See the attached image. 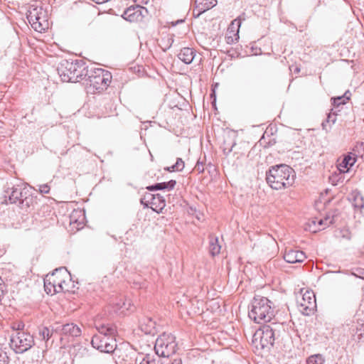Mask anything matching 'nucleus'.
<instances>
[{"mask_svg":"<svg viewBox=\"0 0 364 364\" xmlns=\"http://www.w3.org/2000/svg\"><path fill=\"white\" fill-rule=\"evenodd\" d=\"M294 171L286 164L272 166L266 173V181L275 190H281L291 186L294 182Z\"/></svg>","mask_w":364,"mask_h":364,"instance_id":"nucleus-1","label":"nucleus"},{"mask_svg":"<svg viewBox=\"0 0 364 364\" xmlns=\"http://www.w3.org/2000/svg\"><path fill=\"white\" fill-rule=\"evenodd\" d=\"M272 301L267 297L257 295L253 297L249 306L248 316L255 323L269 322L274 316Z\"/></svg>","mask_w":364,"mask_h":364,"instance_id":"nucleus-2","label":"nucleus"},{"mask_svg":"<svg viewBox=\"0 0 364 364\" xmlns=\"http://www.w3.org/2000/svg\"><path fill=\"white\" fill-rule=\"evenodd\" d=\"M280 324L272 323L271 325H264L257 329L253 335L252 343L257 348H270L274 341L280 336Z\"/></svg>","mask_w":364,"mask_h":364,"instance_id":"nucleus-3","label":"nucleus"},{"mask_svg":"<svg viewBox=\"0 0 364 364\" xmlns=\"http://www.w3.org/2000/svg\"><path fill=\"white\" fill-rule=\"evenodd\" d=\"M24 325L18 324L16 331L11 334L10 346L16 353H23L34 345L33 336L23 331Z\"/></svg>","mask_w":364,"mask_h":364,"instance_id":"nucleus-4","label":"nucleus"},{"mask_svg":"<svg viewBox=\"0 0 364 364\" xmlns=\"http://www.w3.org/2000/svg\"><path fill=\"white\" fill-rule=\"evenodd\" d=\"M176 338L171 333H164L156 340L154 350L160 357H169L176 351Z\"/></svg>","mask_w":364,"mask_h":364,"instance_id":"nucleus-5","label":"nucleus"},{"mask_svg":"<svg viewBox=\"0 0 364 364\" xmlns=\"http://www.w3.org/2000/svg\"><path fill=\"white\" fill-rule=\"evenodd\" d=\"M111 79V73L102 68H97L91 71V73L88 74L87 78L90 85L97 90L106 89L109 86Z\"/></svg>","mask_w":364,"mask_h":364,"instance_id":"nucleus-6","label":"nucleus"},{"mask_svg":"<svg viewBox=\"0 0 364 364\" xmlns=\"http://www.w3.org/2000/svg\"><path fill=\"white\" fill-rule=\"evenodd\" d=\"M26 18L36 31L42 32L48 28V23L46 19L42 8L36 7L29 9Z\"/></svg>","mask_w":364,"mask_h":364,"instance_id":"nucleus-7","label":"nucleus"},{"mask_svg":"<svg viewBox=\"0 0 364 364\" xmlns=\"http://www.w3.org/2000/svg\"><path fill=\"white\" fill-rule=\"evenodd\" d=\"M91 344L95 349L106 353H113L117 348L116 339L112 336L95 335Z\"/></svg>","mask_w":364,"mask_h":364,"instance_id":"nucleus-8","label":"nucleus"},{"mask_svg":"<svg viewBox=\"0 0 364 364\" xmlns=\"http://www.w3.org/2000/svg\"><path fill=\"white\" fill-rule=\"evenodd\" d=\"M300 311L306 316L312 314L316 308V296L313 291H306L298 301Z\"/></svg>","mask_w":364,"mask_h":364,"instance_id":"nucleus-9","label":"nucleus"},{"mask_svg":"<svg viewBox=\"0 0 364 364\" xmlns=\"http://www.w3.org/2000/svg\"><path fill=\"white\" fill-rule=\"evenodd\" d=\"M52 284L55 287V292L60 293L61 291H71L74 292L70 288L64 287L65 277L69 276V272L65 267L56 269L51 274H49Z\"/></svg>","mask_w":364,"mask_h":364,"instance_id":"nucleus-10","label":"nucleus"},{"mask_svg":"<svg viewBox=\"0 0 364 364\" xmlns=\"http://www.w3.org/2000/svg\"><path fill=\"white\" fill-rule=\"evenodd\" d=\"M141 203L144 207H148L150 204L151 208L158 213H161L166 205L165 199L162 196L150 193L145 194L144 198L141 200Z\"/></svg>","mask_w":364,"mask_h":364,"instance_id":"nucleus-11","label":"nucleus"},{"mask_svg":"<svg viewBox=\"0 0 364 364\" xmlns=\"http://www.w3.org/2000/svg\"><path fill=\"white\" fill-rule=\"evenodd\" d=\"M74 63L75 60L69 61L68 60H63L60 63L57 70L63 82H70V80H68V78L73 75L75 69H76Z\"/></svg>","mask_w":364,"mask_h":364,"instance_id":"nucleus-12","label":"nucleus"},{"mask_svg":"<svg viewBox=\"0 0 364 364\" xmlns=\"http://www.w3.org/2000/svg\"><path fill=\"white\" fill-rule=\"evenodd\" d=\"M55 332L59 333L65 336L77 337L81 335V329L73 323L57 326L53 329Z\"/></svg>","mask_w":364,"mask_h":364,"instance_id":"nucleus-13","label":"nucleus"},{"mask_svg":"<svg viewBox=\"0 0 364 364\" xmlns=\"http://www.w3.org/2000/svg\"><path fill=\"white\" fill-rule=\"evenodd\" d=\"M23 188H24V183H19L8 186L5 191L4 198L7 202V198L10 203H16L19 201V196L22 194Z\"/></svg>","mask_w":364,"mask_h":364,"instance_id":"nucleus-14","label":"nucleus"},{"mask_svg":"<svg viewBox=\"0 0 364 364\" xmlns=\"http://www.w3.org/2000/svg\"><path fill=\"white\" fill-rule=\"evenodd\" d=\"M306 256L305 253L301 250L287 249L284 254V259L288 263H299L305 260Z\"/></svg>","mask_w":364,"mask_h":364,"instance_id":"nucleus-15","label":"nucleus"},{"mask_svg":"<svg viewBox=\"0 0 364 364\" xmlns=\"http://www.w3.org/2000/svg\"><path fill=\"white\" fill-rule=\"evenodd\" d=\"M74 65L76 69H75L73 75L68 78V80H70L69 82H76L84 79L87 75L88 76V71L85 70V65L82 60H75Z\"/></svg>","mask_w":364,"mask_h":364,"instance_id":"nucleus-16","label":"nucleus"},{"mask_svg":"<svg viewBox=\"0 0 364 364\" xmlns=\"http://www.w3.org/2000/svg\"><path fill=\"white\" fill-rule=\"evenodd\" d=\"M195 3L196 6L193 10V14L195 15L196 10H198L196 16H200L205 11L214 7L217 4V0H196Z\"/></svg>","mask_w":364,"mask_h":364,"instance_id":"nucleus-17","label":"nucleus"},{"mask_svg":"<svg viewBox=\"0 0 364 364\" xmlns=\"http://www.w3.org/2000/svg\"><path fill=\"white\" fill-rule=\"evenodd\" d=\"M156 323L149 316H144L140 321L139 328L146 334H154Z\"/></svg>","mask_w":364,"mask_h":364,"instance_id":"nucleus-18","label":"nucleus"},{"mask_svg":"<svg viewBox=\"0 0 364 364\" xmlns=\"http://www.w3.org/2000/svg\"><path fill=\"white\" fill-rule=\"evenodd\" d=\"M195 56L196 51L191 48H183L178 54V58L186 64L191 63Z\"/></svg>","mask_w":364,"mask_h":364,"instance_id":"nucleus-19","label":"nucleus"},{"mask_svg":"<svg viewBox=\"0 0 364 364\" xmlns=\"http://www.w3.org/2000/svg\"><path fill=\"white\" fill-rule=\"evenodd\" d=\"M176 182L175 180H170L168 182L157 183L154 185L146 187V189L150 191L159 190H168L171 191L174 188Z\"/></svg>","mask_w":364,"mask_h":364,"instance_id":"nucleus-20","label":"nucleus"},{"mask_svg":"<svg viewBox=\"0 0 364 364\" xmlns=\"http://www.w3.org/2000/svg\"><path fill=\"white\" fill-rule=\"evenodd\" d=\"M100 336H112L114 338L116 333V328L113 325L101 324L96 326Z\"/></svg>","mask_w":364,"mask_h":364,"instance_id":"nucleus-21","label":"nucleus"},{"mask_svg":"<svg viewBox=\"0 0 364 364\" xmlns=\"http://www.w3.org/2000/svg\"><path fill=\"white\" fill-rule=\"evenodd\" d=\"M221 247L218 243L217 237L210 235L209 237V252L212 256L218 255L220 252Z\"/></svg>","mask_w":364,"mask_h":364,"instance_id":"nucleus-22","label":"nucleus"},{"mask_svg":"<svg viewBox=\"0 0 364 364\" xmlns=\"http://www.w3.org/2000/svg\"><path fill=\"white\" fill-rule=\"evenodd\" d=\"M122 18L130 22L139 21L137 16L136 7L128 8L122 14Z\"/></svg>","mask_w":364,"mask_h":364,"instance_id":"nucleus-23","label":"nucleus"},{"mask_svg":"<svg viewBox=\"0 0 364 364\" xmlns=\"http://www.w3.org/2000/svg\"><path fill=\"white\" fill-rule=\"evenodd\" d=\"M32 200V198H30L29 190L26 184H24V188H23L22 194L19 196V201L18 203L19 204L25 205L26 206H29V202Z\"/></svg>","mask_w":364,"mask_h":364,"instance_id":"nucleus-24","label":"nucleus"},{"mask_svg":"<svg viewBox=\"0 0 364 364\" xmlns=\"http://www.w3.org/2000/svg\"><path fill=\"white\" fill-rule=\"evenodd\" d=\"M336 115H337L336 111L331 112L328 114L326 121L322 122V124H321L322 128L326 132H328L331 129V126H329V127L328 128V124L331 123V124H333L336 121Z\"/></svg>","mask_w":364,"mask_h":364,"instance_id":"nucleus-25","label":"nucleus"},{"mask_svg":"<svg viewBox=\"0 0 364 364\" xmlns=\"http://www.w3.org/2000/svg\"><path fill=\"white\" fill-rule=\"evenodd\" d=\"M356 161V159L354 154H349L343 158L342 162L340 164V166L342 168L351 167L354 165Z\"/></svg>","mask_w":364,"mask_h":364,"instance_id":"nucleus-26","label":"nucleus"},{"mask_svg":"<svg viewBox=\"0 0 364 364\" xmlns=\"http://www.w3.org/2000/svg\"><path fill=\"white\" fill-rule=\"evenodd\" d=\"M348 92H346L343 96L333 98V105L335 109H338L340 106L344 105L346 102L349 100V97L347 96Z\"/></svg>","mask_w":364,"mask_h":364,"instance_id":"nucleus-27","label":"nucleus"},{"mask_svg":"<svg viewBox=\"0 0 364 364\" xmlns=\"http://www.w3.org/2000/svg\"><path fill=\"white\" fill-rule=\"evenodd\" d=\"M44 288L47 294H56L55 291V287L50 280L49 274H48L44 279Z\"/></svg>","mask_w":364,"mask_h":364,"instance_id":"nucleus-28","label":"nucleus"},{"mask_svg":"<svg viewBox=\"0 0 364 364\" xmlns=\"http://www.w3.org/2000/svg\"><path fill=\"white\" fill-rule=\"evenodd\" d=\"M336 210H334L333 213H328L326 215L324 219L319 220L318 224L320 225H322L323 224H324L326 225H328L330 224H333L335 222L334 218L336 216Z\"/></svg>","mask_w":364,"mask_h":364,"instance_id":"nucleus-29","label":"nucleus"},{"mask_svg":"<svg viewBox=\"0 0 364 364\" xmlns=\"http://www.w3.org/2000/svg\"><path fill=\"white\" fill-rule=\"evenodd\" d=\"M241 26V20L240 18H235L234 19L230 26L228 27V32L229 33H239V29H240V27Z\"/></svg>","mask_w":364,"mask_h":364,"instance_id":"nucleus-30","label":"nucleus"},{"mask_svg":"<svg viewBox=\"0 0 364 364\" xmlns=\"http://www.w3.org/2000/svg\"><path fill=\"white\" fill-rule=\"evenodd\" d=\"M324 358L321 354H315L309 356L306 360L307 364H323Z\"/></svg>","mask_w":364,"mask_h":364,"instance_id":"nucleus-31","label":"nucleus"},{"mask_svg":"<svg viewBox=\"0 0 364 364\" xmlns=\"http://www.w3.org/2000/svg\"><path fill=\"white\" fill-rule=\"evenodd\" d=\"M55 327H53V329H54ZM53 331H55L54 330H50L47 327H43L39 329V335L44 341H48L49 338L52 336Z\"/></svg>","mask_w":364,"mask_h":364,"instance_id":"nucleus-32","label":"nucleus"},{"mask_svg":"<svg viewBox=\"0 0 364 364\" xmlns=\"http://www.w3.org/2000/svg\"><path fill=\"white\" fill-rule=\"evenodd\" d=\"M137 16L139 18V21H142L148 15V10L144 6H136Z\"/></svg>","mask_w":364,"mask_h":364,"instance_id":"nucleus-33","label":"nucleus"},{"mask_svg":"<svg viewBox=\"0 0 364 364\" xmlns=\"http://www.w3.org/2000/svg\"><path fill=\"white\" fill-rule=\"evenodd\" d=\"M184 168V162L181 158H178L175 164L171 166L172 169H176V171H182Z\"/></svg>","mask_w":364,"mask_h":364,"instance_id":"nucleus-34","label":"nucleus"},{"mask_svg":"<svg viewBox=\"0 0 364 364\" xmlns=\"http://www.w3.org/2000/svg\"><path fill=\"white\" fill-rule=\"evenodd\" d=\"M226 42L228 44H232L238 41L239 39V33H235L233 34V36H229L228 35L225 37Z\"/></svg>","mask_w":364,"mask_h":364,"instance_id":"nucleus-35","label":"nucleus"},{"mask_svg":"<svg viewBox=\"0 0 364 364\" xmlns=\"http://www.w3.org/2000/svg\"><path fill=\"white\" fill-rule=\"evenodd\" d=\"M9 358L6 355V353L3 352L0 348V364H8Z\"/></svg>","mask_w":364,"mask_h":364,"instance_id":"nucleus-36","label":"nucleus"},{"mask_svg":"<svg viewBox=\"0 0 364 364\" xmlns=\"http://www.w3.org/2000/svg\"><path fill=\"white\" fill-rule=\"evenodd\" d=\"M65 278H68L69 280L68 282H66L65 280V283L63 284V286L64 287H69L72 290H74L73 289L75 288V284L74 283L72 282V278H71V276L70 274H69V276L68 277H65Z\"/></svg>","mask_w":364,"mask_h":364,"instance_id":"nucleus-37","label":"nucleus"},{"mask_svg":"<svg viewBox=\"0 0 364 364\" xmlns=\"http://www.w3.org/2000/svg\"><path fill=\"white\" fill-rule=\"evenodd\" d=\"M39 191L41 193H48L50 191V186L48 184H42L39 186Z\"/></svg>","mask_w":364,"mask_h":364,"instance_id":"nucleus-38","label":"nucleus"},{"mask_svg":"<svg viewBox=\"0 0 364 364\" xmlns=\"http://www.w3.org/2000/svg\"><path fill=\"white\" fill-rule=\"evenodd\" d=\"M195 168L198 171V173H203L204 171L203 162L200 161V160L198 159L195 166Z\"/></svg>","mask_w":364,"mask_h":364,"instance_id":"nucleus-39","label":"nucleus"},{"mask_svg":"<svg viewBox=\"0 0 364 364\" xmlns=\"http://www.w3.org/2000/svg\"><path fill=\"white\" fill-rule=\"evenodd\" d=\"M156 359L154 358V355H151L149 354H146L142 359V362L146 363H149V361H154Z\"/></svg>","mask_w":364,"mask_h":364,"instance_id":"nucleus-40","label":"nucleus"},{"mask_svg":"<svg viewBox=\"0 0 364 364\" xmlns=\"http://www.w3.org/2000/svg\"><path fill=\"white\" fill-rule=\"evenodd\" d=\"M4 283L3 282V279L0 277V301L1 300V298L4 296Z\"/></svg>","mask_w":364,"mask_h":364,"instance_id":"nucleus-41","label":"nucleus"},{"mask_svg":"<svg viewBox=\"0 0 364 364\" xmlns=\"http://www.w3.org/2000/svg\"><path fill=\"white\" fill-rule=\"evenodd\" d=\"M358 277L364 279V269L358 270V274H355Z\"/></svg>","mask_w":364,"mask_h":364,"instance_id":"nucleus-42","label":"nucleus"},{"mask_svg":"<svg viewBox=\"0 0 364 364\" xmlns=\"http://www.w3.org/2000/svg\"><path fill=\"white\" fill-rule=\"evenodd\" d=\"M134 284L136 286V287L139 288V289L144 287V284L141 283L139 282H136L134 283Z\"/></svg>","mask_w":364,"mask_h":364,"instance_id":"nucleus-43","label":"nucleus"},{"mask_svg":"<svg viewBox=\"0 0 364 364\" xmlns=\"http://www.w3.org/2000/svg\"><path fill=\"white\" fill-rule=\"evenodd\" d=\"M78 212H75V213H73V214L71 215L70 216V222L73 223V222H77L76 220H74L75 217V215L77 214Z\"/></svg>","mask_w":364,"mask_h":364,"instance_id":"nucleus-44","label":"nucleus"},{"mask_svg":"<svg viewBox=\"0 0 364 364\" xmlns=\"http://www.w3.org/2000/svg\"><path fill=\"white\" fill-rule=\"evenodd\" d=\"M92 1L97 4H101L102 3L107 1L108 0H92Z\"/></svg>","mask_w":364,"mask_h":364,"instance_id":"nucleus-45","label":"nucleus"},{"mask_svg":"<svg viewBox=\"0 0 364 364\" xmlns=\"http://www.w3.org/2000/svg\"><path fill=\"white\" fill-rule=\"evenodd\" d=\"M165 170L168 171H176V169H172L171 168V166H169V167H166L164 168Z\"/></svg>","mask_w":364,"mask_h":364,"instance_id":"nucleus-46","label":"nucleus"},{"mask_svg":"<svg viewBox=\"0 0 364 364\" xmlns=\"http://www.w3.org/2000/svg\"><path fill=\"white\" fill-rule=\"evenodd\" d=\"M146 364H156V360L154 361H149V363Z\"/></svg>","mask_w":364,"mask_h":364,"instance_id":"nucleus-47","label":"nucleus"},{"mask_svg":"<svg viewBox=\"0 0 364 364\" xmlns=\"http://www.w3.org/2000/svg\"><path fill=\"white\" fill-rule=\"evenodd\" d=\"M294 71L299 73L300 71V69L299 68H296Z\"/></svg>","mask_w":364,"mask_h":364,"instance_id":"nucleus-48","label":"nucleus"},{"mask_svg":"<svg viewBox=\"0 0 364 364\" xmlns=\"http://www.w3.org/2000/svg\"><path fill=\"white\" fill-rule=\"evenodd\" d=\"M198 14V10H196L195 15L193 14L195 18H198V16H196V14Z\"/></svg>","mask_w":364,"mask_h":364,"instance_id":"nucleus-49","label":"nucleus"},{"mask_svg":"<svg viewBox=\"0 0 364 364\" xmlns=\"http://www.w3.org/2000/svg\"><path fill=\"white\" fill-rule=\"evenodd\" d=\"M130 306H131V304H130V303H129L128 306H127V310H131Z\"/></svg>","mask_w":364,"mask_h":364,"instance_id":"nucleus-50","label":"nucleus"},{"mask_svg":"<svg viewBox=\"0 0 364 364\" xmlns=\"http://www.w3.org/2000/svg\"><path fill=\"white\" fill-rule=\"evenodd\" d=\"M147 1H148L147 0H142V1H141V2H144L145 4H146V3H147Z\"/></svg>","mask_w":364,"mask_h":364,"instance_id":"nucleus-51","label":"nucleus"},{"mask_svg":"<svg viewBox=\"0 0 364 364\" xmlns=\"http://www.w3.org/2000/svg\"><path fill=\"white\" fill-rule=\"evenodd\" d=\"M139 364H146L145 363L141 361V363Z\"/></svg>","mask_w":364,"mask_h":364,"instance_id":"nucleus-52","label":"nucleus"}]
</instances>
